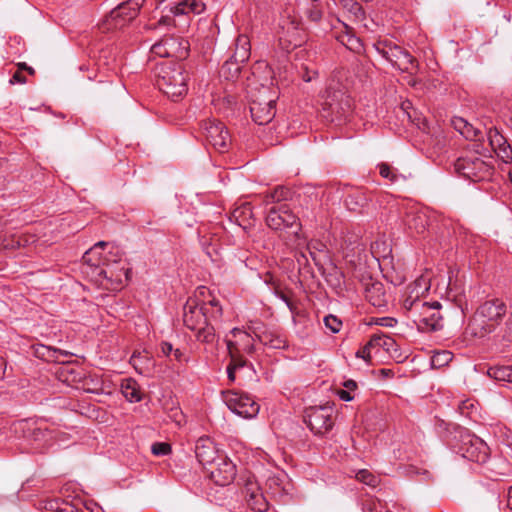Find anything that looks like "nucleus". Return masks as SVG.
<instances>
[{
    "label": "nucleus",
    "instance_id": "1",
    "mask_svg": "<svg viewBox=\"0 0 512 512\" xmlns=\"http://www.w3.org/2000/svg\"><path fill=\"white\" fill-rule=\"evenodd\" d=\"M506 310V304L500 299L484 302L469 322L467 333L479 338L491 333L506 314Z\"/></svg>",
    "mask_w": 512,
    "mask_h": 512
},
{
    "label": "nucleus",
    "instance_id": "2",
    "mask_svg": "<svg viewBox=\"0 0 512 512\" xmlns=\"http://www.w3.org/2000/svg\"><path fill=\"white\" fill-rule=\"evenodd\" d=\"M188 74L181 63L162 68L157 85L172 101H178L188 91Z\"/></svg>",
    "mask_w": 512,
    "mask_h": 512
},
{
    "label": "nucleus",
    "instance_id": "3",
    "mask_svg": "<svg viewBox=\"0 0 512 512\" xmlns=\"http://www.w3.org/2000/svg\"><path fill=\"white\" fill-rule=\"evenodd\" d=\"M374 46L383 58L401 71L413 74L418 70L419 64L417 60L393 41L388 39L379 40Z\"/></svg>",
    "mask_w": 512,
    "mask_h": 512
},
{
    "label": "nucleus",
    "instance_id": "4",
    "mask_svg": "<svg viewBox=\"0 0 512 512\" xmlns=\"http://www.w3.org/2000/svg\"><path fill=\"white\" fill-rule=\"evenodd\" d=\"M347 88V85H342L341 88H336L333 84L329 85L322 109V116L328 121L333 122L350 111L352 102L347 95Z\"/></svg>",
    "mask_w": 512,
    "mask_h": 512
},
{
    "label": "nucleus",
    "instance_id": "5",
    "mask_svg": "<svg viewBox=\"0 0 512 512\" xmlns=\"http://www.w3.org/2000/svg\"><path fill=\"white\" fill-rule=\"evenodd\" d=\"M145 0H127L114 8L103 22V29H120L130 23L139 13Z\"/></svg>",
    "mask_w": 512,
    "mask_h": 512
},
{
    "label": "nucleus",
    "instance_id": "6",
    "mask_svg": "<svg viewBox=\"0 0 512 512\" xmlns=\"http://www.w3.org/2000/svg\"><path fill=\"white\" fill-rule=\"evenodd\" d=\"M222 399L231 411L243 418H253L259 412V404L248 394H240L235 391H223Z\"/></svg>",
    "mask_w": 512,
    "mask_h": 512
},
{
    "label": "nucleus",
    "instance_id": "7",
    "mask_svg": "<svg viewBox=\"0 0 512 512\" xmlns=\"http://www.w3.org/2000/svg\"><path fill=\"white\" fill-rule=\"evenodd\" d=\"M332 405L309 407L305 410L304 421L315 434H324L333 427Z\"/></svg>",
    "mask_w": 512,
    "mask_h": 512
},
{
    "label": "nucleus",
    "instance_id": "8",
    "mask_svg": "<svg viewBox=\"0 0 512 512\" xmlns=\"http://www.w3.org/2000/svg\"><path fill=\"white\" fill-rule=\"evenodd\" d=\"M202 132L208 144L216 151L224 153L228 150L231 137L225 125L218 120H206L202 124Z\"/></svg>",
    "mask_w": 512,
    "mask_h": 512
},
{
    "label": "nucleus",
    "instance_id": "9",
    "mask_svg": "<svg viewBox=\"0 0 512 512\" xmlns=\"http://www.w3.org/2000/svg\"><path fill=\"white\" fill-rule=\"evenodd\" d=\"M417 304L420 306L417 319H415L418 328L425 332L441 330L444 324L443 316L439 311L441 308L440 303L434 302L433 304H429L424 302Z\"/></svg>",
    "mask_w": 512,
    "mask_h": 512
},
{
    "label": "nucleus",
    "instance_id": "10",
    "mask_svg": "<svg viewBox=\"0 0 512 512\" xmlns=\"http://www.w3.org/2000/svg\"><path fill=\"white\" fill-rule=\"evenodd\" d=\"M267 225L274 230H282L285 228L293 229L295 235L298 234L300 224L298 218L294 215L287 205H280L269 210L266 217Z\"/></svg>",
    "mask_w": 512,
    "mask_h": 512
},
{
    "label": "nucleus",
    "instance_id": "11",
    "mask_svg": "<svg viewBox=\"0 0 512 512\" xmlns=\"http://www.w3.org/2000/svg\"><path fill=\"white\" fill-rule=\"evenodd\" d=\"M206 473L216 485L226 486L234 480L236 467L226 456H220L211 467H207Z\"/></svg>",
    "mask_w": 512,
    "mask_h": 512
},
{
    "label": "nucleus",
    "instance_id": "12",
    "mask_svg": "<svg viewBox=\"0 0 512 512\" xmlns=\"http://www.w3.org/2000/svg\"><path fill=\"white\" fill-rule=\"evenodd\" d=\"M275 100L267 98L252 99L250 103V112L252 119L259 125H265L275 117Z\"/></svg>",
    "mask_w": 512,
    "mask_h": 512
},
{
    "label": "nucleus",
    "instance_id": "13",
    "mask_svg": "<svg viewBox=\"0 0 512 512\" xmlns=\"http://www.w3.org/2000/svg\"><path fill=\"white\" fill-rule=\"evenodd\" d=\"M243 493L248 506L257 512H265L268 509V501L264 495L260 492V488L257 482L248 478L245 482Z\"/></svg>",
    "mask_w": 512,
    "mask_h": 512
},
{
    "label": "nucleus",
    "instance_id": "14",
    "mask_svg": "<svg viewBox=\"0 0 512 512\" xmlns=\"http://www.w3.org/2000/svg\"><path fill=\"white\" fill-rule=\"evenodd\" d=\"M455 170L467 178H472L478 174H486L490 166L480 158H459L455 162Z\"/></svg>",
    "mask_w": 512,
    "mask_h": 512
},
{
    "label": "nucleus",
    "instance_id": "15",
    "mask_svg": "<svg viewBox=\"0 0 512 512\" xmlns=\"http://www.w3.org/2000/svg\"><path fill=\"white\" fill-rule=\"evenodd\" d=\"M196 457L199 463L203 466L204 470H207V467H211L220 456H225L222 453H219L213 444L208 440L200 439L195 448Z\"/></svg>",
    "mask_w": 512,
    "mask_h": 512
},
{
    "label": "nucleus",
    "instance_id": "16",
    "mask_svg": "<svg viewBox=\"0 0 512 512\" xmlns=\"http://www.w3.org/2000/svg\"><path fill=\"white\" fill-rule=\"evenodd\" d=\"M208 313L209 308L206 304L198 309L194 303L188 301L184 307V324L190 330H196L199 324L204 323V318H207Z\"/></svg>",
    "mask_w": 512,
    "mask_h": 512
},
{
    "label": "nucleus",
    "instance_id": "17",
    "mask_svg": "<svg viewBox=\"0 0 512 512\" xmlns=\"http://www.w3.org/2000/svg\"><path fill=\"white\" fill-rule=\"evenodd\" d=\"M369 346H373L374 348H382L391 357L396 359L401 356L395 340L386 334L372 335L371 339L369 340Z\"/></svg>",
    "mask_w": 512,
    "mask_h": 512
},
{
    "label": "nucleus",
    "instance_id": "18",
    "mask_svg": "<svg viewBox=\"0 0 512 512\" xmlns=\"http://www.w3.org/2000/svg\"><path fill=\"white\" fill-rule=\"evenodd\" d=\"M250 54L251 44L249 37L245 34L238 35L234 43V52L231 56L232 59L243 64L249 59Z\"/></svg>",
    "mask_w": 512,
    "mask_h": 512
},
{
    "label": "nucleus",
    "instance_id": "19",
    "mask_svg": "<svg viewBox=\"0 0 512 512\" xmlns=\"http://www.w3.org/2000/svg\"><path fill=\"white\" fill-rule=\"evenodd\" d=\"M471 445L465 448L463 456L471 461L484 462L487 458L486 446L479 438L470 440Z\"/></svg>",
    "mask_w": 512,
    "mask_h": 512
},
{
    "label": "nucleus",
    "instance_id": "20",
    "mask_svg": "<svg viewBox=\"0 0 512 512\" xmlns=\"http://www.w3.org/2000/svg\"><path fill=\"white\" fill-rule=\"evenodd\" d=\"M366 299L375 307H382L386 304V297L383 285L373 283L366 288Z\"/></svg>",
    "mask_w": 512,
    "mask_h": 512
},
{
    "label": "nucleus",
    "instance_id": "21",
    "mask_svg": "<svg viewBox=\"0 0 512 512\" xmlns=\"http://www.w3.org/2000/svg\"><path fill=\"white\" fill-rule=\"evenodd\" d=\"M490 144L495 151H499L502 154V158H509L512 150L506 139L499 134L496 130L490 129L489 131Z\"/></svg>",
    "mask_w": 512,
    "mask_h": 512
},
{
    "label": "nucleus",
    "instance_id": "22",
    "mask_svg": "<svg viewBox=\"0 0 512 512\" xmlns=\"http://www.w3.org/2000/svg\"><path fill=\"white\" fill-rule=\"evenodd\" d=\"M83 261L90 268L97 270L99 276L107 279L109 278L107 275V270L100 267L103 263V260L101 254L98 253L97 250L95 251V249L90 248L88 251H86L83 255Z\"/></svg>",
    "mask_w": 512,
    "mask_h": 512
},
{
    "label": "nucleus",
    "instance_id": "23",
    "mask_svg": "<svg viewBox=\"0 0 512 512\" xmlns=\"http://www.w3.org/2000/svg\"><path fill=\"white\" fill-rule=\"evenodd\" d=\"M205 10V4L202 0H181L174 7L175 14L194 13L200 14Z\"/></svg>",
    "mask_w": 512,
    "mask_h": 512
},
{
    "label": "nucleus",
    "instance_id": "24",
    "mask_svg": "<svg viewBox=\"0 0 512 512\" xmlns=\"http://www.w3.org/2000/svg\"><path fill=\"white\" fill-rule=\"evenodd\" d=\"M23 425V431H24V437L27 439H31L34 441H42L46 440L48 436L51 435V433L41 426H35L34 423H30L28 421H25L22 423Z\"/></svg>",
    "mask_w": 512,
    "mask_h": 512
},
{
    "label": "nucleus",
    "instance_id": "25",
    "mask_svg": "<svg viewBox=\"0 0 512 512\" xmlns=\"http://www.w3.org/2000/svg\"><path fill=\"white\" fill-rule=\"evenodd\" d=\"M405 224L410 230L421 234L425 231L427 225V217L424 213L408 214Z\"/></svg>",
    "mask_w": 512,
    "mask_h": 512
},
{
    "label": "nucleus",
    "instance_id": "26",
    "mask_svg": "<svg viewBox=\"0 0 512 512\" xmlns=\"http://www.w3.org/2000/svg\"><path fill=\"white\" fill-rule=\"evenodd\" d=\"M122 393L130 402H138L141 400L140 390L134 380L129 379L122 384Z\"/></svg>",
    "mask_w": 512,
    "mask_h": 512
},
{
    "label": "nucleus",
    "instance_id": "27",
    "mask_svg": "<svg viewBox=\"0 0 512 512\" xmlns=\"http://www.w3.org/2000/svg\"><path fill=\"white\" fill-rule=\"evenodd\" d=\"M241 64L232 59L227 60L220 69V75L227 80H232L238 76L241 70Z\"/></svg>",
    "mask_w": 512,
    "mask_h": 512
},
{
    "label": "nucleus",
    "instance_id": "28",
    "mask_svg": "<svg viewBox=\"0 0 512 512\" xmlns=\"http://www.w3.org/2000/svg\"><path fill=\"white\" fill-rule=\"evenodd\" d=\"M488 375L497 381L512 382V366L491 367Z\"/></svg>",
    "mask_w": 512,
    "mask_h": 512
},
{
    "label": "nucleus",
    "instance_id": "29",
    "mask_svg": "<svg viewBox=\"0 0 512 512\" xmlns=\"http://www.w3.org/2000/svg\"><path fill=\"white\" fill-rule=\"evenodd\" d=\"M454 128L459 131L467 139H475L478 135V131L473 128L466 120L462 118H456L453 120Z\"/></svg>",
    "mask_w": 512,
    "mask_h": 512
},
{
    "label": "nucleus",
    "instance_id": "30",
    "mask_svg": "<svg viewBox=\"0 0 512 512\" xmlns=\"http://www.w3.org/2000/svg\"><path fill=\"white\" fill-rule=\"evenodd\" d=\"M338 5L350 13L356 20H362L364 12L356 0H338Z\"/></svg>",
    "mask_w": 512,
    "mask_h": 512
},
{
    "label": "nucleus",
    "instance_id": "31",
    "mask_svg": "<svg viewBox=\"0 0 512 512\" xmlns=\"http://www.w3.org/2000/svg\"><path fill=\"white\" fill-rule=\"evenodd\" d=\"M290 196V190L284 187H276L273 191L268 192L264 195V203H276L283 200H287Z\"/></svg>",
    "mask_w": 512,
    "mask_h": 512
},
{
    "label": "nucleus",
    "instance_id": "32",
    "mask_svg": "<svg viewBox=\"0 0 512 512\" xmlns=\"http://www.w3.org/2000/svg\"><path fill=\"white\" fill-rule=\"evenodd\" d=\"M203 324V327L196 329V338L203 343H212L215 339L214 327L208 324L207 318H204Z\"/></svg>",
    "mask_w": 512,
    "mask_h": 512
},
{
    "label": "nucleus",
    "instance_id": "33",
    "mask_svg": "<svg viewBox=\"0 0 512 512\" xmlns=\"http://www.w3.org/2000/svg\"><path fill=\"white\" fill-rule=\"evenodd\" d=\"M452 353L449 351L436 352L431 358L433 368H440L447 365L452 360Z\"/></svg>",
    "mask_w": 512,
    "mask_h": 512
},
{
    "label": "nucleus",
    "instance_id": "34",
    "mask_svg": "<svg viewBox=\"0 0 512 512\" xmlns=\"http://www.w3.org/2000/svg\"><path fill=\"white\" fill-rule=\"evenodd\" d=\"M356 479L370 487H376L380 482L379 478L367 469L359 470L356 473Z\"/></svg>",
    "mask_w": 512,
    "mask_h": 512
},
{
    "label": "nucleus",
    "instance_id": "35",
    "mask_svg": "<svg viewBox=\"0 0 512 512\" xmlns=\"http://www.w3.org/2000/svg\"><path fill=\"white\" fill-rule=\"evenodd\" d=\"M275 294L286 303L289 310L291 312H294L296 310V303L292 298V292L291 291H283L280 288H275Z\"/></svg>",
    "mask_w": 512,
    "mask_h": 512
},
{
    "label": "nucleus",
    "instance_id": "36",
    "mask_svg": "<svg viewBox=\"0 0 512 512\" xmlns=\"http://www.w3.org/2000/svg\"><path fill=\"white\" fill-rule=\"evenodd\" d=\"M325 245L321 242H312L308 244L307 250L312 258V260L318 264L320 262V258L318 256V252H322Z\"/></svg>",
    "mask_w": 512,
    "mask_h": 512
},
{
    "label": "nucleus",
    "instance_id": "37",
    "mask_svg": "<svg viewBox=\"0 0 512 512\" xmlns=\"http://www.w3.org/2000/svg\"><path fill=\"white\" fill-rule=\"evenodd\" d=\"M324 324L333 333L338 332L342 326V322L334 315L325 316Z\"/></svg>",
    "mask_w": 512,
    "mask_h": 512
},
{
    "label": "nucleus",
    "instance_id": "38",
    "mask_svg": "<svg viewBox=\"0 0 512 512\" xmlns=\"http://www.w3.org/2000/svg\"><path fill=\"white\" fill-rule=\"evenodd\" d=\"M189 43L184 39L178 38V45H176L175 50L177 54L174 55L175 58L183 59L188 55Z\"/></svg>",
    "mask_w": 512,
    "mask_h": 512
},
{
    "label": "nucleus",
    "instance_id": "39",
    "mask_svg": "<svg viewBox=\"0 0 512 512\" xmlns=\"http://www.w3.org/2000/svg\"><path fill=\"white\" fill-rule=\"evenodd\" d=\"M165 50H167V57H174L177 54L175 50L176 45H178V38L176 37H166L164 38Z\"/></svg>",
    "mask_w": 512,
    "mask_h": 512
},
{
    "label": "nucleus",
    "instance_id": "40",
    "mask_svg": "<svg viewBox=\"0 0 512 512\" xmlns=\"http://www.w3.org/2000/svg\"><path fill=\"white\" fill-rule=\"evenodd\" d=\"M171 450V447L168 443L160 442L154 443L151 447V451L156 456L167 455Z\"/></svg>",
    "mask_w": 512,
    "mask_h": 512
},
{
    "label": "nucleus",
    "instance_id": "41",
    "mask_svg": "<svg viewBox=\"0 0 512 512\" xmlns=\"http://www.w3.org/2000/svg\"><path fill=\"white\" fill-rule=\"evenodd\" d=\"M417 303H424V302L418 298H415V299L407 298L404 300L403 306L405 309L411 311L414 314V316H417L418 311L420 309V306H418Z\"/></svg>",
    "mask_w": 512,
    "mask_h": 512
},
{
    "label": "nucleus",
    "instance_id": "42",
    "mask_svg": "<svg viewBox=\"0 0 512 512\" xmlns=\"http://www.w3.org/2000/svg\"><path fill=\"white\" fill-rule=\"evenodd\" d=\"M49 357L45 359L47 362H60L62 356H67L68 353L66 351H62L56 348L50 347Z\"/></svg>",
    "mask_w": 512,
    "mask_h": 512
},
{
    "label": "nucleus",
    "instance_id": "43",
    "mask_svg": "<svg viewBox=\"0 0 512 512\" xmlns=\"http://www.w3.org/2000/svg\"><path fill=\"white\" fill-rule=\"evenodd\" d=\"M34 348V355L40 359L45 360L47 357H49L50 353V346L38 344L33 347Z\"/></svg>",
    "mask_w": 512,
    "mask_h": 512
},
{
    "label": "nucleus",
    "instance_id": "44",
    "mask_svg": "<svg viewBox=\"0 0 512 512\" xmlns=\"http://www.w3.org/2000/svg\"><path fill=\"white\" fill-rule=\"evenodd\" d=\"M152 53L160 57H167V50H165L164 39H161L159 42L155 43L151 48Z\"/></svg>",
    "mask_w": 512,
    "mask_h": 512
},
{
    "label": "nucleus",
    "instance_id": "45",
    "mask_svg": "<svg viewBox=\"0 0 512 512\" xmlns=\"http://www.w3.org/2000/svg\"><path fill=\"white\" fill-rule=\"evenodd\" d=\"M308 17L311 21L318 22L322 18V11L317 5L308 10Z\"/></svg>",
    "mask_w": 512,
    "mask_h": 512
},
{
    "label": "nucleus",
    "instance_id": "46",
    "mask_svg": "<svg viewBox=\"0 0 512 512\" xmlns=\"http://www.w3.org/2000/svg\"><path fill=\"white\" fill-rule=\"evenodd\" d=\"M373 348H374L373 346H369V342H368L363 348H361L360 350L357 351L356 357L362 358L365 361H369L370 360V350Z\"/></svg>",
    "mask_w": 512,
    "mask_h": 512
},
{
    "label": "nucleus",
    "instance_id": "47",
    "mask_svg": "<svg viewBox=\"0 0 512 512\" xmlns=\"http://www.w3.org/2000/svg\"><path fill=\"white\" fill-rule=\"evenodd\" d=\"M380 175L384 178L394 179V175L392 174L391 167L386 163H381L379 165Z\"/></svg>",
    "mask_w": 512,
    "mask_h": 512
},
{
    "label": "nucleus",
    "instance_id": "48",
    "mask_svg": "<svg viewBox=\"0 0 512 512\" xmlns=\"http://www.w3.org/2000/svg\"><path fill=\"white\" fill-rule=\"evenodd\" d=\"M209 306H211V308H215V310L213 311H209L208 314L211 315L212 318H216V317H219L221 316L222 314V309L221 307L219 306V302L218 300L216 299H212L210 302H209Z\"/></svg>",
    "mask_w": 512,
    "mask_h": 512
},
{
    "label": "nucleus",
    "instance_id": "49",
    "mask_svg": "<svg viewBox=\"0 0 512 512\" xmlns=\"http://www.w3.org/2000/svg\"><path fill=\"white\" fill-rule=\"evenodd\" d=\"M231 358V362H230V366L233 367L235 370L237 368H241L245 365V360L239 355V354H236Z\"/></svg>",
    "mask_w": 512,
    "mask_h": 512
},
{
    "label": "nucleus",
    "instance_id": "50",
    "mask_svg": "<svg viewBox=\"0 0 512 512\" xmlns=\"http://www.w3.org/2000/svg\"><path fill=\"white\" fill-rule=\"evenodd\" d=\"M10 84L20 83L25 84L27 82L26 77L23 75L22 71L17 70L12 78L10 79Z\"/></svg>",
    "mask_w": 512,
    "mask_h": 512
},
{
    "label": "nucleus",
    "instance_id": "51",
    "mask_svg": "<svg viewBox=\"0 0 512 512\" xmlns=\"http://www.w3.org/2000/svg\"><path fill=\"white\" fill-rule=\"evenodd\" d=\"M302 69H303L302 78L306 82H310L317 75L316 71L308 68L307 66H304Z\"/></svg>",
    "mask_w": 512,
    "mask_h": 512
},
{
    "label": "nucleus",
    "instance_id": "52",
    "mask_svg": "<svg viewBox=\"0 0 512 512\" xmlns=\"http://www.w3.org/2000/svg\"><path fill=\"white\" fill-rule=\"evenodd\" d=\"M161 351L165 356H169L170 354H173V346L172 344L168 342L161 343Z\"/></svg>",
    "mask_w": 512,
    "mask_h": 512
},
{
    "label": "nucleus",
    "instance_id": "53",
    "mask_svg": "<svg viewBox=\"0 0 512 512\" xmlns=\"http://www.w3.org/2000/svg\"><path fill=\"white\" fill-rule=\"evenodd\" d=\"M227 348H228V352H229V355L230 357L238 354V349H237V346L234 342L232 341H227Z\"/></svg>",
    "mask_w": 512,
    "mask_h": 512
},
{
    "label": "nucleus",
    "instance_id": "54",
    "mask_svg": "<svg viewBox=\"0 0 512 512\" xmlns=\"http://www.w3.org/2000/svg\"><path fill=\"white\" fill-rule=\"evenodd\" d=\"M142 358H146L147 359V356H142L141 353H134L131 357V363L133 364V366L135 368H137L138 366V363L141 362Z\"/></svg>",
    "mask_w": 512,
    "mask_h": 512
},
{
    "label": "nucleus",
    "instance_id": "55",
    "mask_svg": "<svg viewBox=\"0 0 512 512\" xmlns=\"http://www.w3.org/2000/svg\"><path fill=\"white\" fill-rule=\"evenodd\" d=\"M376 502L373 500L366 501L364 504V510L366 512H373L374 509H376Z\"/></svg>",
    "mask_w": 512,
    "mask_h": 512
},
{
    "label": "nucleus",
    "instance_id": "56",
    "mask_svg": "<svg viewBox=\"0 0 512 512\" xmlns=\"http://www.w3.org/2000/svg\"><path fill=\"white\" fill-rule=\"evenodd\" d=\"M337 394L340 397V399H342L344 401L352 400V397L347 390H339Z\"/></svg>",
    "mask_w": 512,
    "mask_h": 512
},
{
    "label": "nucleus",
    "instance_id": "57",
    "mask_svg": "<svg viewBox=\"0 0 512 512\" xmlns=\"http://www.w3.org/2000/svg\"><path fill=\"white\" fill-rule=\"evenodd\" d=\"M344 386L348 390H354V389H356L357 384H356V382L354 380H347V381L344 382Z\"/></svg>",
    "mask_w": 512,
    "mask_h": 512
},
{
    "label": "nucleus",
    "instance_id": "58",
    "mask_svg": "<svg viewBox=\"0 0 512 512\" xmlns=\"http://www.w3.org/2000/svg\"><path fill=\"white\" fill-rule=\"evenodd\" d=\"M393 319L391 318H381L377 324L381 326H392Z\"/></svg>",
    "mask_w": 512,
    "mask_h": 512
},
{
    "label": "nucleus",
    "instance_id": "59",
    "mask_svg": "<svg viewBox=\"0 0 512 512\" xmlns=\"http://www.w3.org/2000/svg\"><path fill=\"white\" fill-rule=\"evenodd\" d=\"M6 371V362L0 358V380L4 377Z\"/></svg>",
    "mask_w": 512,
    "mask_h": 512
},
{
    "label": "nucleus",
    "instance_id": "60",
    "mask_svg": "<svg viewBox=\"0 0 512 512\" xmlns=\"http://www.w3.org/2000/svg\"><path fill=\"white\" fill-rule=\"evenodd\" d=\"M227 373H228L229 380L234 381L235 380V369L233 367H231L230 365H228Z\"/></svg>",
    "mask_w": 512,
    "mask_h": 512
},
{
    "label": "nucleus",
    "instance_id": "61",
    "mask_svg": "<svg viewBox=\"0 0 512 512\" xmlns=\"http://www.w3.org/2000/svg\"><path fill=\"white\" fill-rule=\"evenodd\" d=\"M279 44L282 46L283 49L289 50L291 41H287L284 40L282 37H279Z\"/></svg>",
    "mask_w": 512,
    "mask_h": 512
},
{
    "label": "nucleus",
    "instance_id": "62",
    "mask_svg": "<svg viewBox=\"0 0 512 512\" xmlns=\"http://www.w3.org/2000/svg\"><path fill=\"white\" fill-rule=\"evenodd\" d=\"M173 356L177 361H181L183 357V353L179 349H174Z\"/></svg>",
    "mask_w": 512,
    "mask_h": 512
},
{
    "label": "nucleus",
    "instance_id": "63",
    "mask_svg": "<svg viewBox=\"0 0 512 512\" xmlns=\"http://www.w3.org/2000/svg\"><path fill=\"white\" fill-rule=\"evenodd\" d=\"M507 505L512 510V486L510 487L507 495Z\"/></svg>",
    "mask_w": 512,
    "mask_h": 512
},
{
    "label": "nucleus",
    "instance_id": "64",
    "mask_svg": "<svg viewBox=\"0 0 512 512\" xmlns=\"http://www.w3.org/2000/svg\"><path fill=\"white\" fill-rule=\"evenodd\" d=\"M106 246H107V242H105V241H99V242H98V243H96V244L94 245V247H92L91 249H95V251H96V250H97V248H101V249H103V248H105Z\"/></svg>",
    "mask_w": 512,
    "mask_h": 512
}]
</instances>
